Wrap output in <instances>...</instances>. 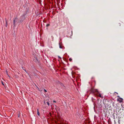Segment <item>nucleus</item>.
<instances>
[{"instance_id": "obj_1", "label": "nucleus", "mask_w": 124, "mask_h": 124, "mask_svg": "<svg viewBox=\"0 0 124 124\" xmlns=\"http://www.w3.org/2000/svg\"><path fill=\"white\" fill-rule=\"evenodd\" d=\"M18 20V18L16 17H15L13 19V23L14 27L16 26V23H17V21Z\"/></svg>"}, {"instance_id": "obj_6", "label": "nucleus", "mask_w": 124, "mask_h": 124, "mask_svg": "<svg viewBox=\"0 0 124 124\" xmlns=\"http://www.w3.org/2000/svg\"><path fill=\"white\" fill-rule=\"evenodd\" d=\"M6 24L5 26H6V27H7V26L8 24H7V21L6 20Z\"/></svg>"}, {"instance_id": "obj_8", "label": "nucleus", "mask_w": 124, "mask_h": 124, "mask_svg": "<svg viewBox=\"0 0 124 124\" xmlns=\"http://www.w3.org/2000/svg\"><path fill=\"white\" fill-rule=\"evenodd\" d=\"M1 83H2V85H3V86H4V85L3 83V82L2 81H1Z\"/></svg>"}, {"instance_id": "obj_21", "label": "nucleus", "mask_w": 124, "mask_h": 124, "mask_svg": "<svg viewBox=\"0 0 124 124\" xmlns=\"http://www.w3.org/2000/svg\"><path fill=\"white\" fill-rule=\"evenodd\" d=\"M8 76L10 77V76L9 75H8Z\"/></svg>"}, {"instance_id": "obj_3", "label": "nucleus", "mask_w": 124, "mask_h": 124, "mask_svg": "<svg viewBox=\"0 0 124 124\" xmlns=\"http://www.w3.org/2000/svg\"><path fill=\"white\" fill-rule=\"evenodd\" d=\"M18 74H19V75H18L16 74H15L14 75V76H15V78H18V77L19 78L20 77V78H21V74H20V73H18Z\"/></svg>"}, {"instance_id": "obj_4", "label": "nucleus", "mask_w": 124, "mask_h": 124, "mask_svg": "<svg viewBox=\"0 0 124 124\" xmlns=\"http://www.w3.org/2000/svg\"><path fill=\"white\" fill-rule=\"evenodd\" d=\"M37 114L38 116H39L40 113L39 112V110L38 108L37 109Z\"/></svg>"}, {"instance_id": "obj_5", "label": "nucleus", "mask_w": 124, "mask_h": 124, "mask_svg": "<svg viewBox=\"0 0 124 124\" xmlns=\"http://www.w3.org/2000/svg\"><path fill=\"white\" fill-rule=\"evenodd\" d=\"M120 100L119 101V102H121L123 101V99L121 98H120Z\"/></svg>"}, {"instance_id": "obj_10", "label": "nucleus", "mask_w": 124, "mask_h": 124, "mask_svg": "<svg viewBox=\"0 0 124 124\" xmlns=\"http://www.w3.org/2000/svg\"><path fill=\"white\" fill-rule=\"evenodd\" d=\"M72 59L70 58L69 59V60L71 62L72 61Z\"/></svg>"}, {"instance_id": "obj_23", "label": "nucleus", "mask_w": 124, "mask_h": 124, "mask_svg": "<svg viewBox=\"0 0 124 124\" xmlns=\"http://www.w3.org/2000/svg\"><path fill=\"white\" fill-rule=\"evenodd\" d=\"M18 117H19V115Z\"/></svg>"}, {"instance_id": "obj_20", "label": "nucleus", "mask_w": 124, "mask_h": 124, "mask_svg": "<svg viewBox=\"0 0 124 124\" xmlns=\"http://www.w3.org/2000/svg\"><path fill=\"white\" fill-rule=\"evenodd\" d=\"M24 70L27 73V72H26V70Z\"/></svg>"}, {"instance_id": "obj_15", "label": "nucleus", "mask_w": 124, "mask_h": 124, "mask_svg": "<svg viewBox=\"0 0 124 124\" xmlns=\"http://www.w3.org/2000/svg\"><path fill=\"white\" fill-rule=\"evenodd\" d=\"M44 92H47L46 91L45 89H44Z\"/></svg>"}, {"instance_id": "obj_9", "label": "nucleus", "mask_w": 124, "mask_h": 124, "mask_svg": "<svg viewBox=\"0 0 124 124\" xmlns=\"http://www.w3.org/2000/svg\"><path fill=\"white\" fill-rule=\"evenodd\" d=\"M6 73L7 74V75H8V71L7 70H6Z\"/></svg>"}, {"instance_id": "obj_24", "label": "nucleus", "mask_w": 124, "mask_h": 124, "mask_svg": "<svg viewBox=\"0 0 124 124\" xmlns=\"http://www.w3.org/2000/svg\"><path fill=\"white\" fill-rule=\"evenodd\" d=\"M21 93L22 94V91L21 92Z\"/></svg>"}, {"instance_id": "obj_19", "label": "nucleus", "mask_w": 124, "mask_h": 124, "mask_svg": "<svg viewBox=\"0 0 124 124\" xmlns=\"http://www.w3.org/2000/svg\"><path fill=\"white\" fill-rule=\"evenodd\" d=\"M22 77H23V74H22Z\"/></svg>"}, {"instance_id": "obj_17", "label": "nucleus", "mask_w": 124, "mask_h": 124, "mask_svg": "<svg viewBox=\"0 0 124 124\" xmlns=\"http://www.w3.org/2000/svg\"><path fill=\"white\" fill-rule=\"evenodd\" d=\"M53 102H56L55 101H54Z\"/></svg>"}, {"instance_id": "obj_14", "label": "nucleus", "mask_w": 124, "mask_h": 124, "mask_svg": "<svg viewBox=\"0 0 124 124\" xmlns=\"http://www.w3.org/2000/svg\"><path fill=\"white\" fill-rule=\"evenodd\" d=\"M58 58H59V59H61V57H60L59 56H58Z\"/></svg>"}, {"instance_id": "obj_2", "label": "nucleus", "mask_w": 124, "mask_h": 124, "mask_svg": "<svg viewBox=\"0 0 124 124\" xmlns=\"http://www.w3.org/2000/svg\"><path fill=\"white\" fill-rule=\"evenodd\" d=\"M23 21V15L21 16L20 17L19 20L17 22L18 23H22Z\"/></svg>"}, {"instance_id": "obj_7", "label": "nucleus", "mask_w": 124, "mask_h": 124, "mask_svg": "<svg viewBox=\"0 0 124 124\" xmlns=\"http://www.w3.org/2000/svg\"><path fill=\"white\" fill-rule=\"evenodd\" d=\"M59 47H60V48H62V47L60 45V43H59Z\"/></svg>"}, {"instance_id": "obj_13", "label": "nucleus", "mask_w": 124, "mask_h": 124, "mask_svg": "<svg viewBox=\"0 0 124 124\" xmlns=\"http://www.w3.org/2000/svg\"><path fill=\"white\" fill-rule=\"evenodd\" d=\"M49 24H47L46 25V26L47 27H48V26H49Z\"/></svg>"}, {"instance_id": "obj_12", "label": "nucleus", "mask_w": 124, "mask_h": 124, "mask_svg": "<svg viewBox=\"0 0 124 124\" xmlns=\"http://www.w3.org/2000/svg\"><path fill=\"white\" fill-rule=\"evenodd\" d=\"M46 103L48 106L49 105V104L48 102H47Z\"/></svg>"}, {"instance_id": "obj_11", "label": "nucleus", "mask_w": 124, "mask_h": 124, "mask_svg": "<svg viewBox=\"0 0 124 124\" xmlns=\"http://www.w3.org/2000/svg\"><path fill=\"white\" fill-rule=\"evenodd\" d=\"M98 96H99V97H101V95L100 94H99V95H98Z\"/></svg>"}, {"instance_id": "obj_16", "label": "nucleus", "mask_w": 124, "mask_h": 124, "mask_svg": "<svg viewBox=\"0 0 124 124\" xmlns=\"http://www.w3.org/2000/svg\"><path fill=\"white\" fill-rule=\"evenodd\" d=\"M22 68L23 69V66H22Z\"/></svg>"}, {"instance_id": "obj_22", "label": "nucleus", "mask_w": 124, "mask_h": 124, "mask_svg": "<svg viewBox=\"0 0 124 124\" xmlns=\"http://www.w3.org/2000/svg\"><path fill=\"white\" fill-rule=\"evenodd\" d=\"M8 76L10 77V76L9 75H8Z\"/></svg>"}, {"instance_id": "obj_18", "label": "nucleus", "mask_w": 124, "mask_h": 124, "mask_svg": "<svg viewBox=\"0 0 124 124\" xmlns=\"http://www.w3.org/2000/svg\"><path fill=\"white\" fill-rule=\"evenodd\" d=\"M71 34H72V33H73V32H72V31H71Z\"/></svg>"}]
</instances>
